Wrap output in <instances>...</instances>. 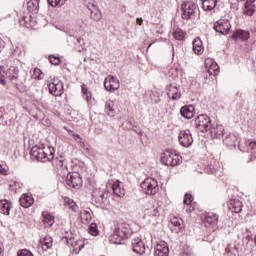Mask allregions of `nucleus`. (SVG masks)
Segmentation results:
<instances>
[{
  "label": "nucleus",
  "mask_w": 256,
  "mask_h": 256,
  "mask_svg": "<svg viewBox=\"0 0 256 256\" xmlns=\"http://www.w3.org/2000/svg\"><path fill=\"white\" fill-rule=\"evenodd\" d=\"M30 157L36 159V161L47 163V161H53L55 158V149H53V147L42 148L33 146L30 151Z\"/></svg>",
  "instance_id": "1"
},
{
  "label": "nucleus",
  "mask_w": 256,
  "mask_h": 256,
  "mask_svg": "<svg viewBox=\"0 0 256 256\" xmlns=\"http://www.w3.org/2000/svg\"><path fill=\"white\" fill-rule=\"evenodd\" d=\"M131 235V228L129 224H119L112 235L109 236L110 243L114 245H121V242Z\"/></svg>",
  "instance_id": "2"
},
{
  "label": "nucleus",
  "mask_w": 256,
  "mask_h": 256,
  "mask_svg": "<svg viewBox=\"0 0 256 256\" xmlns=\"http://www.w3.org/2000/svg\"><path fill=\"white\" fill-rule=\"evenodd\" d=\"M6 79H9L13 85L16 87L18 85H23L25 83V79H27V74L24 72H20L19 68L15 66H11L5 73Z\"/></svg>",
  "instance_id": "3"
},
{
  "label": "nucleus",
  "mask_w": 256,
  "mask_h": 256,
  "mask_svg": "<svg viewBox=\"0 0 256 256\" xmlns=\"http://www.w3.org/2000/svg\"><path fill=\"white\" fill-rule=\"evenodd\" d=\"M182 9V19H195L197 13H199V8L197 4L193 1L184 2L181 6Z\"/></svg>",
  "instance_id": "4"
},
{
  "label": "nucleus",
  "mask_w": 256,
  "mask_h": 256,
  "mask_svg": "<svg viewBox=\"0 0 256 256\" xmlns=\"http://www.w3.org/2000/svg\"><path fill=\"white\" fill-rule=\"evenodd\" d=\"M140 187L146 195H157L159 193V184L154 178H146Z\"/></svg>",
  "instance_id": "5"
},
{
  "label": "nucleus",
  "mask_w": 256,
  "mask_h": 256,
  "mask_svg": "<svg viewBox=\"0 0 256 256\" xmlns=\"http://www.w3.org/2000/svg\"><path fill=\"white\" fill-rule=\"evenodd\" d=\"M194 125L201 133H206L211 129V118L207 114H200L194 119Z\"/></svg>",
  "instance_id": "6"
},
{
  "label": "nucleus",
  "mask_w": 256,
  "mask_h": 256,
  "mask_svg": "<svg viewBox=\"0 0 256 256\" xmlns=\"http://www.w3.org/2000/svg\"><path fill=\"white\" fill-rule=\"evenodd\" d=\"M161 162L167 167H177V165H181L182 160L181 156L177 155L176 153L166 151L161 157Z\"/></svg>",
  "instance_id": "7"
},
{
  "label": "nucleus",
  "mask_w": 256,
  "mask_h": 256,
  "mask_svg": "<svg viewBox=\"0 0 256 256\" xmlns=\"http://www.w3.org/2000/svg\"><path fill=\"white\" fill-rule=\"evenodd\" d=\"M66 184L68 187H72V189H81L83 186V178L78 172L69 173L66 176Z\"/></svg>",
  "instance_id": "8"
},
{
  "label": "nucleus",
  "mask_w": 256,
  "mask_h": 256,
  "mask_svg": "<svg viewBox=\"0 0 256 256\" xmlns=\"http://www.w3.org/2000/svg\"><path fill=\"white\" fill-rule=\"evenodd\" d=\"M213 29L220 35H229L231 33V22L227 19H220L214 23Z\"/></svg>",
  "instance_id": "9"
},
{
  "label": "nucleus",
  "mask_w": 256,
  "mask_h": 256,
  "mask_svg": "<svg viewBox=\"0 0 256 256\" xmlns=\"http://www.w3.org/2000/svg\"><path fill=\"white\" fill-rule=\"evenodd\" d=\"M49 93L54 97H61L64 93L63 82L57 78H54L52 82L48 83Z\"/></svg>",
  "instance_id": "10"
},
{
  "label": "nucleus",
  "mask_w": 256,
  "mask_h": 256,
  "mask_svg": "<svg viewBox=\"0 0 256 256\" xmlns=\"http://www.w3.org/2000/svg\"><path fill=\"white\" fill-rule=\"evenodd\" d=\"M107 197V189L105 188H94L92 191V199L98 205H102V203H105V201H107Z\"/></svg>",
  "instance_id": "11"
},
{
  "label": "nucleus",
  "mask_w": 256,
  "mask_h": 256,
  "mask_svg": "<svg viewBox=\"0 0 256 256\" xmlns=\"http://www.w3.org/2000/svg\"><path fill=\"white\" fill-rule=\"evenodd\" d=\"M178 141L182 147H191L193 145V135L191 130H181L178 136Z\"/></svg>",
  "instance_id": "12"
},
{
  "label": "nucleus",
  "mask_w": 256,
  "mask_h": 256,
  "mask_svg": "<svg viewBox=\"0 0 256 256\" xmlns=\"http://www.w3.org/2000/svg\"><path fill=\"white\" fill-rule=\"evenodd\" d=\"M208 131H210L211 137L214 139H223L225 136V127L221 124H211Z\"/></svg>",
  "instance_id": "13"
},
{
  "label": "nucleus",
  "mask_w": 256,
  "mask_h": 256,
  "mask_svg": "<svg viewBox=\"0 0 256 256\" xmlns=\"http://www.w3.org/2000/svg\"><path fill=\"white\" fill-rule=\"evenodd\" d=\"M104 87L106 91H117V89H119L120 87L119 79H117V77H114L112 75L108 76L104 80Z\"/></svg>",
  "instance_id": "14"
},
{
  "label": "nucleus",
  "mask_w": 256,
  "mask_h": 256,
  "mask_svg": "<svg viewBox=\"0 0 256 256\" xmlns=\"http://www.w3.org/2000/svg\"><path fill=\"white\" fill-rule=\"evenodd\" d=\"M132 249L134 253H137V255H145V251H147L145 243L140 238H135L132 241Z\"/></svg>",
  "instance_id": "15"
},
{
  "label": "nucleus",
  "mask_w": 256,
  "mask_h": 256,
  "mask_svg": "<svg viewBox=\"0 0 256 256\" xmlns=\"http://www.w3.org/2000/svg\"><path fill=\"white\" fill-rule=\"evenodd\" d=\"M155 256H169V245L165 241H160L155 248Z\"/></svg>",
  "instance_id": "16"
},
{
  "label": "nucleus",
  "mask_w": 256,
  "mask_h": 256,
  "mask_svg": "<svg viewBox=\"0 0 256 256\" xmlns=\"http://www.w3.org/2000/svg\"><path fill=\"white\" fill-rule=\"evenodd\" d=\"M167 91L168 97L169 99H172V101H177V99H181V91L176 86H168Z\"/></svg>",
  "instance_id": "17"
},
{
  "label": "nucleus",
  "mask_w": 256,
  "mask_h": 256,
  "mask_svg": "<svg viewBox=\"0 0 256 256\" xmlns=\"http://www.w3.org/2000/svg\"><path fill=\"white\" fill-rule=\"evenodd\" d=\"M218 222H219V216L214 213L207 214L204 220V223L207 227H217Z\"/></svg>",
  "instance_id": "18"
},
{
  "label": "nucleus",
  "mask_w": 256,
  "mask_h": 256,
  "mask_svg": "<svg viewBox=\"0 0 256 256\" xmlns=\"http://www.w3.org/2000/svg\"><path fill=\"white\" fill-rule=\"evenodd\" d=\"M195 113V106H183L180 109V114L184 117V119H193V115Z\"/></svg>",
  "instance_id": "19"
},
{
  "label": "nucleus",
  "mask_w": 256,
  "mask_h": 256,
  "mask_svg": "<svg viewBox=\"0 0 256 256\" xmlns=\"http://www.w3.org/2000/svg\"><path fill=\"white\" fill-rule=\"evenodd\" d=\"M42 221L45 227H53L55 224V216L51 215V213L44 211L42 212Z\"/></svg>",
  "instance_id": "20"
},
{
  "label": "nucleus",
  "mask_w": 256,
  "mask_h": 256,
  "mask_svg": "<svg viewBox=\"0 0 256 256\" xmlns=\"http://www.w3.org/2000/svg\"><path fill=\"white\" fill-rule=\"evenodd\" d=\"M39 243L44 251H49L53 247V238L45 236L39 240Z\"/></svg>",
  "instance_id": "21"
},
{
  "label": "nucleus",
  "mask_w": 256,
  "mask_h": 256,
  "mask_svg": "<svg viewBox=\"0 0 256 256\" xmlns=\"http://www.w3.org/2000/svg\"><path fill=\"white\" fill-rule=\"evenodd\" d=\"M88 9L90 11V17L94 21H100L101 19V11H99V8L95 4H91L88 6Z\"/></svg>",
  "instance_id": "22"
},
{
  "label": "nucleus",
  "mask_w": 256,
  "mask_h": 256,
  "mask_svg": "<svg viewBox=\"0 0 256 256\" xmlns=\"http://www.w3.org/2000/svg\"><path fill=\"white\" fill-rule=\"evenodd\" d=\"M19 201H20V205L25 209L31 207V205H33L34 203L33 196H29L28 194H23L20 197Z\"/></svg>",
  "instance_id": "23"
},
{
  "label": "nucleus",
  "mask_w": 256,
  "mask_h": 256,
  "mask_svg": "<svg viewBox=\"0 0 256 256\" xmlns=\"http://www.w3.org/2000/svg\"><path fill=\"white\" fill-rule=\"evenodd\" d=\"M193 51L196 55H201L203 53V42L201 38L197 37L192 42Z\"/></svg>",
  "instance_id": "24"
},
{
  "label": "nucleus",
  "mask_w": 256,
  "mask_h": 256,
  "mask_svg": "<svg viewBox=\"0 0 256 256\" xmlns=\"http://www.w3.org/2000/svg\"><path fill=\"white\" fill-rule=\"evenodd\" d=\"M219 0H201L202 9L204 11H213L215 7H217V2Z\"/></svg>",
  "instance_id": "25"
},
{
  "label": "nucleus",
  "mask_w": 256,
  "mask_h": 256,
  "mask_svg": "<svg viewBox=\"0 0 256 256\" xmlns=\"http://www.w3.org/2000/svg\"><path fill=\"white\" fill-rule=\"evenodd\" d=\"M232 39H234L235 41H239V39H241L242 41H247V39H249V32L245 30H237L233 33Z\"/></svg>",
  "instance_id": "26"
},
{
  "label": "nucleus",
  "mask_w": 256,
  "mask_h": 256,
  "mask_svg": "<svg viewBox=\"0 0 256 256\" xmlns=\"http://www.w3.org/2000/svg\"><path fill=\"white\" fill-rule=\"evenodd\" d=\"M104 111L109 117H115V102L112 100H107L105 103Z\"/></svg>",
  "instance_id": "27"
},
{
  "label": "nucleus",
  "mask_w": 256,
  "mask_h": 256,
  "mask_svg": "<svg viewBox=\"0 0 256 256\" xmlns=\"http://www.w3.org/2000/svg\"><path fill=\"white\" fill-rule=\"evenodd\" d=\"M27 9L29 13H39V0H27Z\"/></svg>",
  "instance_id": "28"
},
{
  "label": "nucleus",
  "mask_w": 256,
  "mask_h": 256,
  "mask_svg": "<svg viewBox=\"0 0 256 256\" xmlns=\"http://www.w3.org/2000/svg\"><path fill=\"white\" fill-rule=\"evenodd\" d=\"M112 191L116 197H121L125 195V190L121 188V182L116 181L112 184Z\"/></svg>",
  "instance_id": "29"
},
{
  "label": "nucleus",
  "mask_w": 256,
  "mask_h": 256,
  "mask_svg": "<svg viewBox=\"0 0 256 256\" xmlns=\"http://www.w3.org/2000/svg\"><path fill=\"white\" fill-rule=\"evenodd\" d=\"M168 75L172 77V79H177L179 75H181V65L174 64L171 69L168 71Z\"/></svg>",
  "instance_id": "30"
},
{
  "label": "nucleus",
  "mask_w": 256,
  "mask_h": 256,
  "mask_svg": "<svg viewBox=\"0 0 256 256\" xmlns=\"http://www.w3.org/2000/svg\"><path fill=\"white\" fill-rule=\"evenodd\" d=\"M0 209L4 215H10L11 203L7 200H1L0 201Z\"/></svg>",
  "instance_id": "31"
},
{
  "label": "nucleus",
  "mask_w": 256,
  "mask_h": 256,
  "mask_svg": "<svg viewBox=\"0 0 256 256\" xmlns=\"http://www.w3.org/2000/svg\"><path fill=\"white\" fill-rule=\"evenodd\" d=\"M145 215H149V217H159V209L155 206L146 208Z\"/></svg>",
  "instance_id": "32"
},
{
  "label": "nucleus",
  "mask_w": 256,
  "mask_h": 256,
  "mask_svg": "<svg viewBox=\"0 0 256 256\" xmlns=\"http://www.w3.org/2000/svg\"><path fill=\"white\" fill-rule=\"evenodd\" d=\"M231 205L234 208L235 213H241V211L243 210V202L239 200H233L231 202Z\"/></svg>",
  "instance_id": "33"
},
{
  "label": "nucleus",
  "mask_w": 256,
  "mask_h": 256,
  "mask_svg": "<svg viewBox=\"0 0 256 256\" xmlns=\"http://www.w3.org/2000/svg\"><path fill=\"white\" fill-rule=\"evenodd\" d=\"M173 37L174 39H176V41H183V39H185V32H183V30H181L180 28H177L173 32Z\"/></svg>",
  "instance_id": "34"
},
{
  "label": "nucleus",
  "mask_w": 256,
  "mask_h": 256,
  "mask_svg": "<svg viewBox=\"0 0 256 256\" xmlns=\"http://www.w3.org/2000/svg\"><path fill=\"white\" fill-rule=\"evenodd\" d=\"M74 135V139L75 141H77L80 144V147H82V149H86V151H89V144H86L85 141H83V139H81V135L79 134H73Z\"/></svg>",
  "instance_id": "35"
},
{
  "label": "nucleus",
  "mask_w": 256,
  "mask_h": 256,
  "mask_svg": "<svg viewBox=\"0 0 256 256\" xmlns=\"http://www.w3.org/2000/svg\"><path fill=\"white\" fill-rule=\"evenodd\" d=\"M64 3H67V0H48V5L51 7H63Z\"/></svg>",
  "instance_id": "36"
},
{
  "label": "nucleus",
  "mask_w": 256,
  "mask_h": 256,
  "mask_svg": "<svg viewBox=\"0 0 256 256\" xmlns=\"http://www.w3.org/2000/svg\"><path fill=\"white\" fill-rule=\"evenodd\" d=\"M88 233H90V235H93L94 237H97V235L99 234V230L97 228V223H91L89 228H88Z\"/></svg>",
  "instance_id": "37"
},
{
  "label": "nucleus",
  "mask_w": 256,
  "mask_h": 256,
  "mask_svg": "<svg viewBox=\"0 0 256 256\" xmlns=\"http://www.w3.org/2000/svg\"><path fill=\"white\" fill-rule=\"evenodd\" d=\"M81 219L82 221H85V223H89V221L93 219V216H91V212L84 210L81 212Z\"/></svg>",
  "instance_id": "38"
},
{
  "label": "nucleus",
  "mask_w": 256,
  "mask_h": 256,
  "mask_svg": "<svg viewBox=\"0 0 256 256\" xmlns=\"http://www.w3.org/2000/svg\"><path fill=\"white\" fill-rule=\"evenodd\" d=\"M82 93H83L84 97H86V101L90 102L92 95L89 92V90L87 89V87H85V84L82 85Z\"/></svg>",
  "instance_id": "39"
},
{
  "label": "nucleus",
  "mask_w": 256,
  "mask_h": 256,
  "mask_svg": "<svg viewBox=\"0 0 256 256\" xmlns=\"http://www.w3.org/2000/svg\"><path fill=\"white\" fill-rule=\"evenodd\" d=\"M77 44L80 45L81 48H78L77 51L81 53V51H85V39L83 38H78L77 39Z\"/></svg>",
  "instance_id": "40"
},
{
  "label": "nucleus",
  "mask_w": 256,
  "mask_h": 256,
  "mask_svg": "<svg viewBox=\"0 0 256 256\" xmlns=\"http://www.w3.org/2000/svg\"><path fill=\"white\" fill-rule=\"evenodd\" d=\"M233 139H235V135L229 134V135L226 137V139H224V143H225L226 145H233V143H235V140H233Z\"/></svg>",
  "instance_id": "41"
},
{
  "label": "nucleus",
  "mask_w": 256,
  "mask_h": 256,
  "mask_svg": "<svg viewBox=\"0 0 256 256\" xmlns=\"http://www.w3.org/2000/svg\"><path fill=\"white\" fill-rule=\"evenodd\" d=\"M205 173H208V175H214V173H217V168L212 165H208L205 167Z\"/></svg>",
  "instance_id": "42"
},
{
  "label": "nucleus",
  "mask_w": 256,
  "mask_h": 256,
  "mask_svg": "<svg viewBox=\"0 0 256 256\" xmlns=\"http://www.w3.org/2000/svg\"><path fill=\"white\" fill-rule=\"evenodd\" d=\"M49 61H50L51 65H59V63H61V59H59V57H55L53 55L49 56Z\"/></svg>",
  "instance_id": "43"
},
{
  "label": "nucleus",
  "mask_w": 256,
  "mask_h": 256,
  "mask_svg": "<svg viewBox=\"0 0 256 256\" xmlns=\"http://www.w3.org/2000/svg\"><path fill=\"white\" fill-rule=\"evenodd\" d=\"M183 203L184 205H189L190 203H193V195L185 194Z\"/></svg>",
  "instance_id": "44"
},
{
  "label": "nucleus",
  "mask_w": 256,
  "mask_h": 256,
  "mask_svg": "<svg viewBox=\"0 0 256 256\" xmlns=\"http://www.w3.org/2000/svg\"><path fill=\"white\" fill-rule=\"evenodd\" d=\"M171 223L174 227L177 228L178 231L181 229V220H179V218H173Z\"/></svg>",
  "instance_id": "45"
},
{
  "label": "nucleus",
  "mask_w": 256,
  "mask_h": 256,
  "mask_svg": "<svg viewBox=\"0 0 256 256\" xmlns=\"http://www.w3.org/2000/svg\"><path fill=\"white\" fill-rule=\"evenodd\" d=\"M34 75H35V79H43V73L41 72V69H34Z\"/></svg>",
  "instance_id": "46"
},
{
  "label": "nucleus",
  "mask_w": 256,
  "mask_h": 256,
  "mask_svg": "<svg viewBox=\"0 0 256 256\" xmlns=\"http://www.w3.org/2000/svg\"><path fill=\"white\" fill-rule=\"evenodd\" d=\"M214 67H215L214 70H213V68H210V69L208 70V73H209L210 75H217V73H219V66H218V65H215ZM213 71H214V73H213Z\"/></svg>",
  "instance_id": "47"
},
{
  "label": "nucleus",
  "mask_w": 256,
  "mask_h": 256,
  "mask_svg": "<svg viewBox=\"0 0 256 256\" xmlns=\"http://www.w3.org/2000/svg\"><path fill=\"white\" fill-rule=\"evenodd\" d=\"M20 25H22L23 27H35V22H20Z\"/></svg>",
  "instance_id": "48"
},
{
  "label": "nucleus",
  "mask_w": 256,
  "mask_h": 256,
  "mask_svg": "<svg viewBox=\"0 0 256 256\" xmlns=\"http://www.w3.org/2000/svg\"><path fill=\"white\" fill-rule=\"evenodd\" d=\"M85 247V244H79L78 247L74 248V253H79V251H81V249H83Z\"/></svg>",
  "instance_id": "49"
},
{
  "label": "nucleus",
  "mask_w": 256,
  "mask_h": 256,
  "mask_svg": "<svg viewBox=\"0 0 256 256\" xmlns=\"http://www.w3.org/2000/svg\"><path fill=\"white\" fill-rule=\"evenodd\" d=\"M248 149H251L252 151H255V149H256V142H249Z\"/></svg>",
  "instance_id": "50"
},
{
  "label": "nucleus",
  "mask_w": 256,
  "mask_h": 256,
  "mask_svg": "<svg viewBox=\"0 0 256 256\" xmlns=\"http://www.w3.org/2000/svg\"><path fill=\"white\" fill-rule=\"evenodd\" d=\"M0 119H5V108L0 107Z\"/></svg>",
  "instance_id": "51"
},
{
  "label": "nucleus",
  "mask_w": 256,
  "mask_h": 256,
  "mask_svg": "<svg viewBox=\"0 0 256 256\" xmlns=\"http://www.w3.org/2000/svg\"><path fill=\"white\" fill-rule=\"evenodd\" d=\"M0 175H7V170L0 164Z\"/></svg>",
  "instance_id": "52"
},
{
  "label": "nucleus",
  "mask_w": 256,
  "mask_h": 256,
  "mask_svg": "<svg viewBox=\"0 0 256 256\" xmlns=\"http://www.w3.org/2000/svg\"><path fill=\"white\" fill-rule=\"evenodd\" d=\"M4 47H5V42H3V39L0 38V53L3 51Z\"/></svg>",
  "instance_id": "53"
},
{
  "label": "nucleus",
  "mask_w": 256,
  "mask_h": 256,
  "mask_svg": "<svg viewBox=\"0 0 256 256\" xmlns=\"http://www.w3.org/2000/svg\"><path fill=\"white\" fill-rule=\"evenodd\" d=\"M69 204H70L71 209H72L73 211H75V209H76V207H77V204H75V203L73 202V200H71V202H69Z\"/></svg>",
  "instance_id": "54"
},
{
  "label": "nucleus",
  "mask_w": 256,
  "mask_h": 256,
  "mask_svg": "<svg viewBox=\"0 0 256 256\" xmlns=\"http://www.w3.org/2000/svg\"><path fill=\"white\" fill-rule=\"evenodd\" d=\"M136 23L137 25H143V18H137Z\"/></svg>",
  "instance_id": "55"
},
{
  "label": "nucleus",
  "mask_w": 256,
  "mask_h": 256,
  "mask_svg": "<svg viewBox=\"0 0 256 256\" xmlns=\"http://www.w3.org/2000/svg\"><path fill=\"white\" fill-rule=\"evenodd\" d=\"M0 84L5 85V79L3 77H0Z\"/></svg>",
  "instance_id": "56"
},
{
  "label": "nucleus",
  "mask_w": 256,
  "mask_h": 256,
  "mask_svg": "<svg viewBox=\"0 0 256 256\" xmlns=\"http://www.w3.org/2000/svg\"><path fill=\"white\" fill-rule=\"evenodd\" d=\"M0 256H3V248L0 246Z\"/></svg>",
  "instance_id": "57"
}]
</instances>
